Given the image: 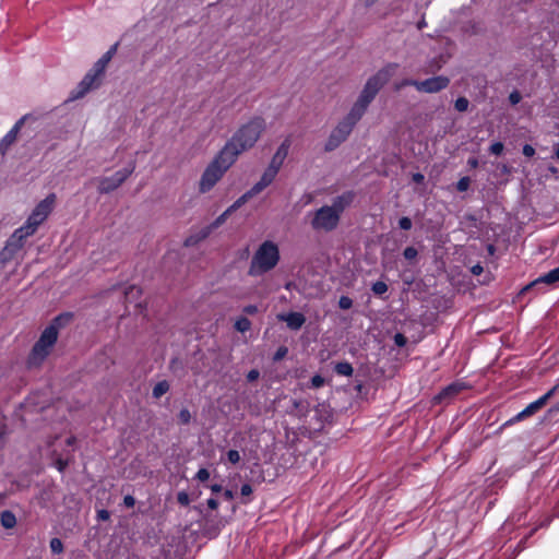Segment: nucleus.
Returning a JSON list of instances; mask_svg holds the SVG:
<instances>
[{"label": "nucleus", "instance_id": "obj_1", "mask_svg": "<svg viewBox=\"0 0 559 559\" xmlns=\"http://www.w3.org/2000/svg\"><path fill=\"white\" fill-rule=\"evenodd\" d=\"M399 68L397 63H388L368 78L348 114L331 131L324 151L332 152L347 140L357 122L364 117L378 93L389 83Z\"/></svg>", "mask_w": 559, "mask_h": 559}, {"label": "nucleus", "instance_id": "obj_2", "mask_svg": "<svg viewBox=\"0 0 559 559\" xmlns=\"http://www.w3.org/2000/svg\"><path fill=\"white\" fill-rule=\"evenodd\" d=\"M265 120L260 117L251 118L247 123L240 126L233 136L222 147L223 154L228 155L235 162L238 156L252 148L265 130Z\"/></svg>", "mask_w": 559, "mask_h": 559}, {"label": "nucleus", "instance_id": "obj_3", "mask_svg": "<svg viewBox=\"0 0 559 559\" xmlns=\"http://www.w3.org/2000/svg\"><path fill=\"white\" fill-rule=\"evenodd\" d=\"M354 200L353 192H346L336 197L331 205H324L312 214L310 225L317 231H332L338 223L342 213Z\"/></svg>", "mask_w": 559, "mask_h": 559}, {"label": "nucleus", "instance_id": "obj_4", "mask_svg": "<svg viewBox=\"0 0 559 559\" xmlns=\"http://www.w3.org/2000/svg\"><path fill=\"white\" fill-rule=\"evenodd\" d=\"M71 319V313L60 314L43 331L39 340L35 343L31 352L28 359L29 365L37 366L44 361L58 340V329L61 325V322H68Z\"/></svg>", "mask_w": 559, "mask_h": 559}, {"label": "nucleus", "instance_id": "obj_5", "mask_svg": "<svg viewBox=\"0 0 559 559\" xmlns=\"http://www.w3.org/2000/svg\"><path fill=\"white\" fill-rule=\"evenodd\" d=\"M278 246L272 240L263 241L254 252L248 274L250 276H261L272 271L280 262Z\"/></svg>", "mask_w": 559, "mask_h": 559}, {"label": "nucleus", "instance_id": "obj_6", "mask_svg": "<svg viewBox=\"0 0 559 559\" xmlns=\"http://www.w3.org/2000/svg\"><path fill=\"white\" fill-rule=\"evenodd\" d=\"M234 163L235 160L228 155H224L221 150L203 171L199 181V191L206 193L212 190Z\"/></svg>", "mask_w": 559, "mask_h": 559}, {"label": "nucleus", "instance_id": "obj_7", "mask_svg": "<svg viewBox=\"0 0 559 559\" xmlns=\"http://www.w3.org/2000/svg\"><path fill=\"white\" fill-rule=\"evenodd\" d=\"M135 163H129L128 167L116 171L110 177H102L98 179V192L107 194L119 188L127 178L134 171Z\"/></svg>", "mask_w": 559, "mask_h": 559}, {"label": "nucleus", "instance_id": "obj_8", "mask_svg": "<svg viewBox=\"0 0 559 559\" xmlns=\"http://www.w3.org/2000/svg\"><path fill=\"white\" fill-rule=\"evenodd\" d=\"M31 235L26 234L21 227L17 228L7 240L5 246L0 251V263L7 264L23 248L24 241Z\"/></svg>", "mask_w": 559, "mask_h": 559}, {"label": "nucleus", "instance_id": "obj_9", "mask_svg": "<svg viewBox=\"0 0 559 559\" xmlns=\"http://www.w3.org/2000/svg\"><path fill=\"white\" fill-rule=\"evenodd\" d=\"M103 73H97L93 67L79 83L76 88L72 92L71 99H79L85 96L92 88L99 85V80Z\"/></svg>", "mask_w": 559, "mask_h": 559}, {"label": "nucleus", "instance_id": "obj_10", "mask_svg": "<svg viewBox=\"0 0 559 559\" xmlns=\"http://www.w3.org/2000/svg\"><path fill=\"white\" fill-rule=\"evenodd\" d=\"M449 84L450 79L448 76L438 75L426 79L424 81H418V84H416V90L418 92L432 94L447 88Z\"/></svg>", "mask_w": 559, "mask_h": 559}, {"label": "nucleus", "instance_id": "obj_11", "mask_svg": "<svg viewBox=\"0 0 559 559\" xmlns=\"http://www.w3.org/2000/svg\"><path fill=\"white\" fill-rule=\"evenodd\" d=\"M289 147H290V140L287 138L282 142V144L276 150L269 166L274 167L273 169L280 171L281 167L284 164L285 158L288 155Z\"/></svg>", "mask_w": 559, "mask_h": 559}, {"label": "nucleus", "instance_id": "obj_12", "mask_svg": "<svg viewBox=\"0 0 559 559\" xmlns=\"http://www.w3.org/2000/svg\"><path fill=\"white\" fill-rule=\"evenodd\" d=\"M273 168L274 167L267 166V168L262 174L260 180L251 187V190L255 195L261 193L266 187H269L274 181L278 171Z\"/></svg>", "mask_w": 559, "mask_h": 559}, {"label": "nucleus", "instance_id": "obj_13", "mask_svg": "<svg viewBox=\"0 0 559 559\" xmlns=\"http://www.w3.org/2000/svg\"><path fill=\"white\" fill-rule=\"evenodd\" d=\"M25 121V117H22L19 119L15 124L12 127V129L2 138L0 141V152L4 153L15 141L17 138V134Z\"/></svg>", "mask_w": 559, "mask_h": 559}, {"label": "nucleus", "instance_id": "obj_14", "mask_svg": "<svg viewBox=\"0 0 559 559\" xmlns=\"http://www.w3.org/2000/svg\"><path fill=\"white\" fill-rule=\"evenodd\" d=\"M557 282H559V266L536 278L530 285L525 286L523 292L535 288L542 284L552 285Z\"/></svg>", "mask_w": 559, "mask_h": 559}, {"label": "nucleus", "instance_id": "obj_15", "mask_svg": "<svg viewBox=\"0 0 559 559\" xmlns=\"http://www.w3.org/2000/svg\"><path fill=\"white\" fill-rule=\"evenodd\" d=\"M280 321L286 322L287 326L292 330H299L306 322V318L301 312H289L287 314H280Z\"/></svg>", "mask_w": 559, "mask_h": 559}, {"label": "nucleus", "instance_id": "obj_16", "mask_svg": "<svg viewBox=\"0 0 559 559\" xmlns=\"http://www.w3.org/2000/svg\"><path fill=\"white\" fill-rule=\"evenodd\" d=\"M46 218L43 215L38 214L37 212H35L33 210L31 215L27 217L25 224L23 226H21V228L24 229L26 234H29L32 236V235L35 234V231L37 230L38 226Z\"/></svg>", "mask_w": 559, "mask_h": 559}, {"label": "nucleus", "instance_id": "obj_17", "mask_svg": "<svg viewBox=\"0 0 559 559\" xmlns=\"http://www.w3.org/2000/svg\"><path fill=\"white\" fill-rule=\"evenodd\" d=\"M55 202L56 194L50 193L35 206L34 211L47 218L55 206Z\"/></svg>", "mask_w": 559, "mask_h": 559}, {"label": "nucleus", "instance_id": "obj_18", "mask_svg": "<svg viewBox=\"0 0 559 559\" xmlns=\"http://www.w3.org/2000/svg\"><path fill=\"white\" fill-rule=\"evenodd\" d=\"M558 386L555 385L554 388H551L549 391H547L544 395H542L539 399H537L536 401L530 403L526 407L527 409L534 415L535 413H537L539 409H542L546 404L547 402L555 395L556 391H557Z\"/></svg>", "mask_w": 559, "mask_h": 559}, {"label": "nucleus", "instance_id": "obj_19", "mask_svg": "<svg viewBox=\"0 0 559 559\" xmlns=\"http://www.w3.org/2000/svg\"><path fill=\"white\" fill-rule=\"evenodd\" d=\"M117 47H118V44H115L114 46H111L109 48L108 51H106L102 58H99L96 63L93 66L95 68V71L97 73H103L105 72V69L107 67V64L109 63V61L111 60V58L114 57V55L116 53L117 51Z\"/></svg>", "mask_w": 559, "mask_h": 559}, {"label": "nucleus", "instance_id": "obj_20", "mask_svg": "<svg viewBox=\"0 0 559 559\" xmlns=\"http://www.w3.org/2000/svg\"><path fill=\"white\" fill-rule=\"evenodd\" d=\"M464 389L463 383L454 382L442 389V391L436 396V400L443 401L448 397H452L460 393Z\"/></svg>", "mask_w": 559, "mask_h": 559}, {"label": "nucleus", "instance_id": "obj_21", "mask_svg": "<svg viewBox=\"0 0 559 559\" xmlns=\"http://www.w3.org/2000/svg\"><path fill=\"white\" fill-rule=\"evenodd\" d=\"M214 229L209 225L204 228H202L199 233H197L195 235H191L189 236L186 241H185V245L187 247L189 246H193L195 243H198L199 241L207 238L210 236V234L213 231Z\"/></svg>", "mask_w": 559, "mask_h": 559}, {"label": "nucleus", "instance_id": "obj_22", "mask_svg": "<svg viewBox=\"0 0 559 559\" xmlns=\"http://www.w3.org/2000/svg\"><path fill=\"white\" fill-rule=\"evenodd\" d=\"M214 229L209 225L204 228H202L199 233H197L195 235H191L189 236L186 241H185V245L187 247L189 246H193L195 243H198L199 241L207 238L210 236V234L213 231Z\"/></svg>", "mask_w": 559, "mask_h": 559}, {"label": "nucleus", "instance_id": "obj_23", "mask_svg": "<svg viewBox=\"0 0 559 559\" xmlns=\"http://www.w3.org/2000/svg\"><path fill=\"white\" fill-rule=\"evenodd\" d=\"M253 197H255V194L252 192L251 189H249L227 209L228 212L234 213Z\"/></svg>", "mask_w": 559, "mask_h": 559}, {"label": "nucleus", "instance_id": "obj_24", "mask_svg": "<svg viewBox=\"0 0 559 559\" xmlns=\"http://www.w3.org/2000/svg\"><path fill=\"white\" fill-rule=\"evenodd\" d=\"M1 525L4 528H13L16 525V518L11 511H3L0 515Z\"/></svg>", "mask_w": 559, "mask_h": 559}, {"label": "nucleus", "instance_id": "obj_25", "mask_svg": "<svg viewBox=\"0 0 559 559\" xmlns=\"http://www.w3.org/2000/svg\"><path fill=\"white\" fill-rule=\"evenodd\" d=\"M334 371L340 376L350 377L354 372V369L349 362L341 361L335 365Z\"/></svg>", "mask_w": 559, "mask_h": 559}, {"label": "nucleus", "instance_id": "obj_26", "mask_svg": "<svg viewBox=\"0 0 559 559\" xmlns=\"http://www.w3.org/2000/svg\"><path fill=\"white\" fill-rule=\"evenodd\" d=\"M169 391V383L166 380L157 382L152 391V395L155 399L162 397L164 394H166Z\"/></svg>", "mask_w": 559, "mask_h": 559}, {"label": "nucleus", "instance_id": "obj_27", "mask_svg": "<svg viewBox=\"0 0 559 559\" xmlns=\"http://www.w3.org/2000/svg\"><path fill=\"white\" fill-rule=\"evenodd\" d=\"M251 328V322L246 317H241L236 320L235 322V329L239 332H247Z\"/></svg>", "mask_w": 559, "mask_h": 559}, {"label": "nucleus", "instance_id": "obj_28", "mask_svg": "<svg viewBox=\"0 0 559 559\" xmlns=\"http://www.w3.org/2000/svg\"><path fill=\"white\" fill-rule=\"evenodd\" d=\"M50 550L52 554H56V555H59L61 552H63V543L60 538H57V537H53L50 539Z\"/></svg>", "mask_w": 559, "mask_h": 559}, {"label": "nucleus", "instance_id": "obj_29", "mask_svg": "<svg viewBox=\"0 0 559 559\" xmlns=\"http://www.w3.org/2000/svg\"><path fill=\"white\" fill-rule=\"evenodd\" d=\"M371 290L374 295L381 296L388 292V285L382 281H377L372 284Z\"/></svg>", "mask_w": 559, "mask_h": 559}, {"label": "nucleus", "instance_id": "obj_30", "mask_svg": "<svg viewBox=\"0 0 559 559\" xmlns=\"http://www.w3.org/2000/svg\"><path fill=\"white\" fill-rule=\"evenodd\" d=\"M231 213L228 212V210L226 209L219 216H217L214 222L210 225L213 229L215 228H218L221 225H223L226 219L228 218V216L230 215Z\"/></svg>", "mask_w": 559, "mask_h": 559}, {"label": "nucleus", "instance_id": "obj_31", "mask_svg": "<svg viewBox=\"0 0 559 559\" xmlns=\"http://www.w3.org/2000/svg\"><path fill=\"white\" fill-rule=\"evenodd\" d=\"M533 414L527 409V407H525L522 412L518 413L513 418L508 420L507 425L521 421V420H523V419H525V418H527V417H530Z\"/></svg>", "mask_w": 559, "mask_h": 559}, {"label": "nucleus", "instance_id": "obj_32", "mask_svg": "<svg viewBox=\"0 0 559 559\" xmlns=\"http://www.w3.org/2000/svg\"><path fill=\"white\" fill-rule=\"evenodd\" d=\"M469 102L466 97H459L454 103V108L460 111H466L468 108Z\"/></svg>", "mask_w": 559, "mask_h": 559}, {"label": "nucleus", "instance_id": "obj_33", "mask_svg": "<svg viewBox=\"0 0 559 559\" xmlns=\"http://www.w3.org/2000/svg\"><path fill=\"white\" fill-rule=\"evenodd\" d=\"M416 84H418V81L411 80V79H404L399 83H395L394 88L395 91H400L405 86H414L416 88Z\"/></svg>", "mask_w": 559, "mask_h": 559}, {"label": "nucleus", "instance_id": "obj_34", "mask_svg": "<svg viewBox=\"0 0 559 559\" xmlns=\"http://www.w3.org/2000/svg\"><path fill=\"white\" fill-rule=\"evenodd\" d=\"M141 294V289L134 285L129 286L128 289L124 292L126 299L128 301H131L135 296Z\"/></svg>", "mask_w": 559, "mask_h": 559}, {"label": "nucleus", "instance_id": "obj_35", "mask_svg": "<svg viewBox=\"0 0 559 559\" xmlns=\"http://www.w3.org/2000/svg\"><path fill=\"white\" fill-rule=\"evenodd\" d=\"M445 61L440 57L439 59H433L429 66L427 72H436L440 70Z\"/></svg>", "mask_w": 559, "mask_h": 559}, {"label": "nucleus", "instance_id": "obj_36", "mask_svg": "<svg viewBox=\"0 0 559 559\" xmlns=\"http://www.w3.org/2000/svg\"><path fill=\"white\" fill-rule=\"evenodd\" d=\"M179 421L183 425H188L191 421V413L188 408H182L178 415Z\"/></svg>", "mask_w": 559, "mask_h": 559}, {"label": "nucleus", "instance_id": "obj_37", "mask_svg": "<svg viewBox=\"0 0 559 559\" xmlns=\"http://www.w3.org/2000/svg\"><path fill=\"white\" fill-rule=\"evenodd\" d=\"M503 148H504V145L502 142H495L492 143L490 146H489V152L492 154V155H501L502 152H503Z\"/></svg>", "mask_w": 559, "mask_h": 559}, {"label": "nucleus", "instance_id": "obj_38", "mask_svg": "<svg viewBox=\"0 0 559 559\" xmlns=\"http://www.w3.org/2000/svg\"><path fill=\"white\" fill-rule=\"evenodd\" d=\"M469 183H471V180L468 177H462L457 183H456V189L460 191V192H464L466 191L468 188H469Z\"/></svg>", "mask_w": 559, "mask_h": 559}, {"label": "nucleus", "instance_id": "obj_39", "mask_svg": "<svg viewBox=\"0 0 559 559\" xmlns=\"http://www.w3.org/2000/svg\"><path fill=\"white\" fill-rule=\"evenodd\" d=\"M338 306L343 310L350 309L353 306V300L347 296H342L338 300Z\"/></svg>", "mask_w": 559, "mask_h": 559}, {"label": "nucleus", "instance_id": "obj_40", "mask_svg": "<svg viewBox=\"0 0 559 559\" xmlns=\"http://www.w3.org/2000/svg\"><path fill=\"white\" fill-rule=\"evenodd\" d=\"M417 249L414 247H406L403 251V255L406 260H413L417 257Z\"/></svg>", "mask_w": 559, "mask_h": 559}, {"label": "nucleus", "instance_id": "obj_41", "mask_svg": "<svg viewBox=\"0 0 559 559\" xmlns=\"http://www.w3.org/2000/svg\"><path fill=\"white\" fill-rule=\"evenodd\" d=\"M413 224L409 217H401L399 219V227L403 230H409L412 228Z\"/></svg>", "mask_w": 559, "mask_h": 559}, {"label": "nucleus", "instance_id": "obj_42", "mask_svg": "<svg viewBox=\"0 0 559 559\" xmlns=\"http://www.w3.org/2000/svg\"><path fill=\"white\" fill-rule=\"evenodd\" d=\"M287 353H288L287 347H285V346L278 347L276 353L274 354L273 360L274 361L282 360L287 355Z\"/></svg>", "mask_w": 559, "mask_h": 559}, {"label": "nucleus", "instance_id": "obj_43", "mask_svg": "<svg viewBox=\"0 0 559 559\" xmlns=\"http://www.w3.org/2000/svg\"><path fill=\"white\" fill-rule=\"evenodd\" d=\"M227 459L230 463L237 464L240 461V454L237 450H229L227 452Z\"/></svg>", "mask_w": 559, "mask_h": 559}, {"label": "nucleus", "instance_id": "obj_44", "mask_svg": "<svg viewBox=\"0 0 559 559\" xmlns=\"http://www.w3.org/2000/svg\"><path fill=\"white\" fill-rule=\"evenodd\" d=\"M394 344L399 347H403L407 343V338L402 333H396L393 337Z\"/></svg>", "mask_w": 559, "mask_h": 559}, {"label": "nucleus", "instance_id": "obj_45", "mask_svg": "<svg viewBox=\"0 0 559 559\" xmlns=\"http://www.w3.org/2000/svg\"><path fill=\"white\" fill-rule=\"evenodd\" d=\"M195 478L200 481H206L210 478V472L206 468H200Z\"/></svg>", "mask_w": 559, "mask_h": 559}, {"label": "nucleus", "instance_id": "obj_46", "mask_svg": "<svg viewBox=\"0 0 559 559\" xmlns=\"http://www.w3.org/2000/svg\"><path fill=\"white\" fill-rule=\"evenodd\" d=\"M323 383H324V379L319 374H316L311 378L312 388H316V389L321 388L323 385Z\"/></svg>", "mask_w": 559, "mask_h": 559}, {"label": "nucleus", "instance_id": "obj_47", "mask_svg": "<svg viewBox=\"0 0 559 559\" xmlns=\"http://www.w3.org/2000/svg\"><path fill=\"white\" fill-rule=\"evenodd\" d=\"M177 500L181 506H188L190 502L188 493L183 491L178 493Z\"/></svg>", "mask_w": 559, "mask_h": 559}, {"label": "nucleus", "instance_id": "obj_48", "mask_svg": "<svg viewBox=\"0 0 559 559\" xmlns=\"http://www.w3.org/2000/svg\"><path fill=\"white\" fill-rule=\"evenodd\" d=\"M522 152H523V154H524L526 157H532V156H534V154H535V148H534L532 145H530V144H525V145L523 146Z\"/></svg>", "mask_w": 559, "mask_h": 559}, {"label": "nucleus", "instance_id": "obj_49", "mask_svg": "<svg viewBox=\"0 0 559 559\" xmlns=\"http://www.w3.org/2000/svg\"><path fill=\"white\" fill-rule=\"evenodd\" d=\"M260 377V372L257 369H252L247 373V380L249 382L255 381Z\"/></svg>", "mask_w": 559, "mask_h": 559}, {"label": "nucleus", "instance_id": "obj_50", "mask_svg": "<svg viewBox=\"0 0 559 559\" xmlns=\"http://www.w3.org/2000/svg\"><path fill=\"white\" fill-rule=\"evenodd\" d=\"M123 504L127 507V508H133L134 504H135V499L130 496V495H127L124 498H123Z\"/></svg>", "mask_w": 559, "mask_h": 559}, {"label": "nucleus", "instance_id": "obj_51", "mask_svg": "<svg viewBox=\"0 0 559 559\" xmlns=\"http://www.w3.org/2000/svg\"><path fill=\"white\" fill-rule=\"evenodd\" d=\"M110 514L107 510L102 509L97 512V519L100 521H107L109 519Z\"/></svg>", "mask_w": 559, "mask_h": 559}, {"label": "nucleus", "instance_id": "obj_52", "mask_svg": "<svg viewBox=\"0 0 559 559\" xmlns=\"http://www.w3.org/2000/svg\"><path fill=\"white\" fill-rule=\"evenodd\" d=\"M240 492L242 496H250L252 493V487L249 484H243Z\"/></svg>", "mask_w": 559, "mask_h": 559}, {"label": "nucleus", "instance_id": "obj_53", "mask_svg": "<svg viewBox=\"0 0 559 559\" xmlns=\"http://www.w3.org/2000/svg\"><path fill=\"white\" fill-rule=\"evenodd\" d=\"M243 312L247 314H254L258 312V307L254 305H248L243 308Z\"/></svg>", "mask_w": 559, "mask_h": 559}, {"label": "nucleus", "instance_id": "obj_54", "mask_svg": "<svg viewBox=\"0 0 559 559\" xmlns=\"http://www.w3.org/2000/svg\"><path fill=\"white\" fill-rule=\"evenodd\" d=\"M511 104L516 105L521 100V95L518 92H513L509 97Z\"/></svg>", "mask_w": 559, "mask_h": 559}, {"label": "nucleus", "instance_id": "obj_55", "mask_svg": "<svg viewBox=\"0 0 559 559\" xmlns=\"http://www.w3.org/2000/svg\"><path fill=\"white\" fill-rule=\"evenodd\" d=\"M56 465H57V468L62 472L66 469V467L68 466V462L62 460V459H58L57 462H56Z\"/></svg>", "mask_w": 559, "mask_h": 559}, {"label": "nucleus", "instance_id": "obj_56", "mask_svg": "<svg viewBox=\"0 0 559 559\" xmlns=\"http://www.w3.org/2000/svg\"><path fill=\"white\" fill-rule=\"evenodd\" d=\"M412 179H413V181H414V182H416V183H423V182H424V180H425V177H424V175H423V174H420V173H416V174H413Z\"/></svg>", "mask_w": 559, "mask_h": 559}, {"label": "nucleus", "instance_id": "obj_57", "mask_svg": "<svg viewBox=\"0 0 559 559\" xmlns=\"http://www.w3.org/2000/svg\"><path fill=\"white\" fill-rule=\"evenodd\" d=\"M207 507L212 510H216L218 508V501L214 498L207 499Z\"/></svg>", "mask_w": 559, "mask_h": 559}, {"label": "nucleus", "instance_id": "obj_58", "mask_svg": "<svg viewBox=\"0 0 559 559\" xmlns=\"http://www.w3.org/2000/svg\"><path fill=\"white\" fill-rule=\"evenodd\" d=\"M223 497L225 500H233L234 499V493L231 490L229 489H226L224 492H223Z\"/></svg>", "mask_w": 559, "mask_h": 559}, {"label": "nucleus", "instance_id": "obj_59", "mask_svg": "<svg viewBox=\"0 0 559 559\" xmlns=\"http://www.w3.org/2000/svg\"><path fill=\"white\" fill-rule=\"evenodd\" d=\"M483 272V266L480 264H476L472 267V273L475 275H479Z\"/></svg>", "mask_w": 559, "mask_h": 559}, {"label": "nucleus", "instance_id": "obj_60", "mask_svg": "<svg viewBox=\"0 0 559 559\" xmlns=\"http://www.w3.org/2000/svg\"><path fill=\"white\" fill-rule=\"evenodd\" d=\"M467 164L471 168H476L478 166V159L477 158H469L467 160Z\"/></svg>", "mask_w": 559, "mask_h": 559}, {"label": "nucleus", "instance_id": "obj_61", "mask_svg": "<svg viewBox=\"0 0 559 559\" xmlns=\"http://www.w3.org/2000/svg\"><path fill=\"white\" fill-rule=\"evenodd\" d=\"M210 489L212 490V492H219V491H222L223 488L221 485L214 484V485L210 486Z\"/></svg>", "mask_w": 559, "mask_h": 559}, {"label": "nucleus", "instance_id": "obj_62", "mask_svg": "<svg viewBox=\"0 0 559 559\" xmlns=\"http://www.w3.org/2000/svg\"><path fill=\"white\" fill-rule=\"evenodd\" d=\"M557 412H559V402L548 409V414L552 415Z\"/></svg>", "mask_w": 559, "mask_h": 559}, {"label": "nucleus", "instance_id": "obj_63", "mask_svg": "<svg viewBox=\"0 0 559 559\" xmlns=\"http://www.w3.org/2000/svg\"><path fill=\"white\" fill-rule=\"evenodd\" d=\"M378 0H362V3H364V7L365 8H370L372 7Z\"/></svg>", "mask_w": 559, "mask_h": 559}, {"label": "nucleus", "instance_id": "obj_64", "mask_svg": "<svg viewBox=\"0 0 559 559\" xmlns=\"http://www.w3.org/2000/svg\"><path fill=\"white\" fill-rule=\"evenodd\" d=\"M75 442H76V438H75V437H73V436H72V437H69V438L67 439V444H68V445H70V447L74 445V443H75Z\"/></svg>", "mask_w": 559, "mask_h": 559}]
</instances>
